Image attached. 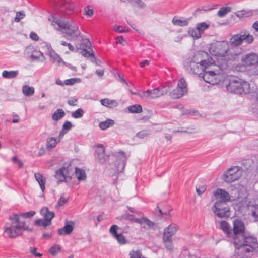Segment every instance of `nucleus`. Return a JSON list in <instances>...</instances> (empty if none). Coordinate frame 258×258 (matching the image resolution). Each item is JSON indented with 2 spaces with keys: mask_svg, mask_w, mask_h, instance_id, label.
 Listing matches in <instances>:
<instances>
[{
  "mask_svg": "<svg viewBox=\"0 0 258 258\" xmlns=\"http://www.w3.org/2000/svg\"><path fill=\"white\" fill-rule=\"evenodd\" d=\"M184 65L191 73L198 75L205 82L210 83V61L207 52H196L192 57L186 60Z\"/></svg>",
  "mask_w": 258,
  "mask_h": 258,
  "instance_id": "nucleus-1",
  "label": "nucleus"
},
{
  "mask_svg": "<svg viewBox=\"0 0 258 258\" xmlns=\"http://www.w3.org/2000/svg\"><path fill=\"white\" fill-rule=\"evenodd\" d=\"M234 48H230L227 41H216L211 44V58L215 63L226 66L228 60L235 59L239 53L236 52Z\"/></svg>",
  "mask_w": 258,
  "mask_h": 258,
  "instance_id": "nucleus-2",
  "label": "nucleus"
},
{
  "mask_svg": "<svg viewBox=\"0 0 258 258\" xmlns=\"http://www.w3.org/2000/svg\"><path fill=\"white\" fill-rule=\"evenodd\" d=\"M35 214L34 211L20 213V214H14L9 217L10 222L6 224L4 230L9 237L13 238L20 235L23 231L27 230L31 231L32 230L26 225L24 221L21 220V217L30 218Z\"/></svg>",
  "mask_w": 258,
  "mask_h": 258,
  "instance_id": "nucleus-3",
  "label": "nucleus"
},
{
  "mask_svg": "<svg viewBox=\"0 0 258 258\" xmlns=\"http://www.w3.org/2000/svg\"><path fill=\"white\" fill-rule=\"evenodd\" d=\"M49 20L51 21V24L55 29L61 31L64 34V36L68 40H74L81 34L78 27L72 21L61 20L54 16H52Z\"/></svg>",
  "mask_w": 258,
  "mask_h": 258,
  "instance_id": "nucleus-4",
  "label": "nucleus"
},
{
  "mask_svg": "<svg viewBox=\"0 0 258 258\" xmlns=\"http://www.w3.org/2000/svg\"><path fill=\"white\" fill-rule=\"evenodd\" d=\"M224 86L227 91L236 94H247L250 92L249 84L235 76H227L224 80Z\"/></svg>",
  "mask_w": 258,
  "mask_h": 258,
  "instance_id": "nucleus-5",
  "label": "nucleus"
},
{
  "mask_svg": "<svg viewBox=\"0 0 258 258\" xmlns=\"http://www.w3.org/2000/svg\"><path fill=\"white\" fill-rule=\"evenodd\" d=\"M238 240L239 243L234 245L237 249H240L241 252L249 253L257 247L256 238L246 233L238 238Z\"/></svg>",
  "mask_w": 258,
  "mask_h": 258,
  "instance_id": "nucleus-6",
  "label": "nucleus"
},
{
  "mask_svg": "<svg viewBox=\"0 0 258 258\" xmlns=\"http://www.w3.org/2000/svg\"><path fill=\"white\" fill-rule=\"evenodd\" d=\"M226 67L225 65L215 63V60L211 58V84H218L226 79L223 73V70Z\"/></svg>",
  "mask_w": 258,
  "mask_h": 258,
  "instance_id": "nucleus-7",
  "label": "nucleus"
},
{
  "mask_svg": "<svg viewBox=\"0 0 258 258\" xmlns=\"http://www.w3.org/2000/svg\"><path fill=\"white\" fill-rule=\"evenodd\" d=\"M253 36L248 33H238L232 35L228 42L230 48H235L236 52H239L240 54V51L237 47L241 45L243 41L247 44H250L253 41Z\"/></svg>",
  "mask_w": 258,
  "mask_h": 258,
  "instance_id": "nucleus-8",
  "label": "nucleus"
},
{
  "mask_svg": "<svg viewBox=\"0 0 258 258\" xmlns=\"http://www.w3.org/2000/svg\"><path fill=\"white\" fill-rule=\"evenodd\" d=\"M242 173V170L239 167L234 166L224 173L222 178L225 182L230 183L239 179Z\"/></svg>",
  "mask_w": 258,
  "mask_h": 258,
  "instance_id": "nucleus-9",
  "label": "nucleus"
},
{
  "mask_svg": "<svg viewBox=\"0 0 258 258\" xmlns=\"http://www.w3.org/2000/svg\"><path fill=\"white\" fill-rule=\"evenodd\" d=\"M233 243L234 244L239 243L238 238L246 234L245 226L243 222L240 220L236 219L233 221Z\"/></svg>",
  "mask_w": 258,
  "mask_h": 258,
  "instance_id": "nucleus-10",
  "label": "nucleus"
},
{
  "mask_svg": "<svg viewBox=\"0 0 258 258\" xmlns=\"http://www.w3.org/2000/svg\"><path fill=\"white\" fill-rule=\"evenodd\" d=\"M41 214L44 219H37L35 221V225L37 226H42L46 227L51 223V220L54 217V213L49 211L47 207H43L40 211Z\"/></svg>",
  "mask_w": 258,
  "mask_h": 258,
  "instance_id": "nucleus-11",
  "label": "nucleus"
},
{
  "mask_svg": "<svg viewBox=\"0 0 258 258\" xmlns=\"http://www.w3.org/2000/svg\"><path fill=\"white\" fill-rule=\"evenodd\" d=\"M169 91L168 89L166 87L156 88L153 90H147L139 94L142 98H155L161 95L166 94Z\"/></svg>",
  "mask_w": 258,
  "mask_h": 258,
  "instance_id": "nucleus-12",
  "label": "nucleus"
},
{
  "mask_svg": "<svg viewBox=\"0 0 258 258\" xmlns=\"http://www.w3.org/2000/svg\"><path fill=\"white\" fill-rule=\"evenodd\" d=\"M188 91L187 84L184 78L180 79L178 82L177 87L170 93V96L173 98H180Z\"/></svg>",
  "mask_w": 258,
  "mask_h": 258,
  "instance_id": "nucleus-13",
  "label": "nucleus"
},
{
  "mask_svg": "<svg viewBox=\"0 0 258 258\" xmlns=\"http://www.w3.org/2000/svg\"><path fill=\"white\" fill-rule=\"evenodd\" d=\"M91 43L88 40H85L80 44L76 45L77 49L81 50V54L84 57H90L91 60L93 62L95 60V57L91 48Z\"/></svg>",
  "mask_w": 258,
  "mask_h": 258,
  "instance_id": "nucleus-14",
  "label": "nucleus"
},
{
  "mask_svg": "<svg viewBox=\"0 0 258 258\" xmlns=\"http://www.w3.org/2000/svg\"><path fill=\"white\" fill-rule=\"evenodd\" d=\"M214 213L219 217H228L230 216V211L225 203L217 202L213 207Z\"/></svg>",
  "mask_w": 258,
  "mask_h": 258,
  "instance_id": "nucleus-15",
  "label": "nucleus"
},
{
  "mask_svg": "<svg viewBox=\"0 0 258 258\" xmlns=\"http://www.w3.org/2000/svg\"><path fill=\"white\" fill-rule=\"evenodd\" d=\"M241 62L245 64L248 70L258 67V55L251 53L244 55L241 58Z\"/></svg>",
  "mask_w": 258,
  "mask_h": 258,
  "instance_id": "nucleus-16",
  "label": "nucleus"
},
{
  "mask_svg": "<svg viewBox=\"0 0 258 258\" xmlns=\"http://www.w3.org/2000/svg\"><path fill=\"white\" fill-rule=\"evenodd\" d=\"M213 195L215 199L219 200L218 202H220L222 203L225 202L233 201L234 198L232 196H230V195L225 190L222 189H217L214 193Z\"/></svg>",
  "mask_w": 258,
  "mask_h": 258,
  "instance_id": "nucleus-17",
  "label": "nucleus"
},
{
  "mask_svg": "<svg viewBox=\"0 0 258 258\" xmlns=\"http://www.w3.org/2000/svg\"><path fill=\"white\" fill-rule=\"evenodd\" d=\"M232 10V8L230 7H221L218 11L217 15L213 16V26H219L225 25L224 23H220L216 21L217 16L222 18L225 17L227 14L230 13Z\"/></svg>",
  "mask_w": 258,
  "mask_h": 258,
  "instance_id": "nucleus-18",
  "label": "nucleus"
},
{
  "mask_svg": "<svg viewBox=\"0 0 258 258\" xmlns=\"http://www.w3.org/2000/svg\"><path fill=\"white\" fill-rule=\"evenodd\" d=\"M95 160L100 163H104L108 159L105 154V149L102 145L98 144L95 152Z\"/></svg>",
  "mask_w": 258,
  "mask_h": 258,
  "instance_id": "nucleus-19",
  "label": "nucleus"
},
{
  "mask_svg": "<svg viewBox=\"0 0 258 258\" xmlns=\"http://www.w3.org/2000/svg\"><path fill=\"white\" fill-rule=\"evenodd\" d=\"M118 226L116 225H113L111 226L109 232L112 236L117 240L120 244H124L126 243V240L122 233L118 234L117 230Z\"/></svg>",
  "mask_w": 258,
  "mask_h": 258,
  "instance_id": "nucleus-20",
  "label": "nucleus"
},
{
  "mask_svg": "<svg viewBox=\"0 0 258 258\" xmlns=\"http://www.w3.org/2000/svg\"><path fill=\"white\" fill-rule=\"evenodd\" d=\"M248 208L251 212L252 216L256 220L258 219V198L250 199L247 205Z\"/></svg>",
  "mask_w": 258,
  "mask_h": 258,
  "instance_id": "nucleus-21",
  "label": "nucleus"
},
{
  "mask_svg": "<svg viewBox=\"0 0 258 258\" xmlns=\"http://www.w3.org/2000/svg\"><path fill=\"white\" fill-rule=\"evenodd\" d=\"M116 157L117 158V160L118 161V163L117 168V171L118 172H121L123 171L125 165V162L126 160V157L125 155V153L123 151H119Z\"/></svg>",
  "mask_w": 258,
  "mask_h": 258,
  "instance_id": "nucleus-22",
  "label": "nucleus"
},
{
  "mask_svg": "<svg viewBox=\"0 0 258 258\" xmlns=\"http://www.w3.org/2000/svg\"><path fill=\"white\" fill-rule=\"evenodd\" d=\"M74 224L73 221H66L64 227L58 229V234L60 235L70 234L73 230Z\"/></svg>",
  "mask_w": 258,
  "mask_h": 258,
  "instance_id": "nucleus-23",
  "label": "nucleus"
},
{
  "mask_svg": "<svg viewBox=\"0 0 258 258\" xmlns=\"http://www.w3.org/2000/svg\"><path fill=\"white\" fill-rule=\"evenodd\" d=\"M74 8L75 5L73 2L64 1L62 2L60 10L66 14H70L74 11Z\"/></svg>",
  "mask_w": 258,
  "mask_h": 258,
  "instance_id": "nucleus-24",
  "label": "nucleus"
},
{
  "mask_svg": "<svg viewBox=\"0 0 258 258\" xmlns=\"http://www.w3.org/2000/svg\"><path fill=\"white\" fill-rule=\"evenodd\" d=\"M47 55L49 56L50 60L52 61L53 63H55L57 65H59L61 63L66 64V62L63 61L60 55L56 53L54 50L49 52Z\"/></svg>",
  "mask_w": 258,
  "mask_h": 258,
  "instance_id": "nucleus-25",
  "label": "nucleus"
},
{
  "mask_svg": "<svg viewBox=\"0 0 258 258\" xmlns=\"http://www.w3.org/2000/svg\"><path fill=\"white\" fill-rule=\"evenodd\" d=\"M190 20V18H178L175 16L173 17L172 22L174 25L183 27L188 25Z\"/></svg>",
  "mask_w": 258,
  "mask_h": 258,
  "instance_id": "nucleus-26",
  "label": "nucleus"
},
{
  "mask_svg": "<svg viewBox=\"0 0 258 258\" xmlns=\"http://www.w3.org/2000/svg\"><path fill=\"white\" fill-rule=\"evenodd\" d=\"M34 176L40 186L42 192H43L45 189L46 178L39 173H35Z\"/></svg>",
  "mask_w": 258,
  "mask_h": 258,
  "instance_id": "nucleus-27",
  "label": "nucleus"
},
{
  "mask_svg": "<svg viewBox=\"0 0 258 258\" xmlns=\"http://www.w3.org/2000/svg\"><path fill=\"white\" fill-rule=\"evenodd\" d=\"M178 227L175 224H171L164 229V236H169L172 237L177 232Z\"/></svg>",
  "mask_w": 258,
  "mask_h": 258,
  "instance_id": "nucleus-28",
  "label": "nucleus"
},
{
  "mask_svg": "<svg viewBox=\"0 0 258 258\" xmlns=\"http://www.w3.org/2000/svg\"><path fill=\"white\" fill-rule=\"evenodd\" d=\"M101 104L105 107L112 108L117 107L118 103L115 100H111L108 98H105L100 100Z\"/></svg>",
  "mask_w": 258,
  "mask_h": 258,
  "instance_id": "nucleus-29",
  "label": "nucleus"
},
{
  "mask_svg": "<svg viewBox=\"0 0 258 258\" xmlns=\"http://www.w3.org/2000/svg\"><path fill=\"white\" fill-rule=\"evenodd\" d=\"M19 74V71H7L4 70L2 73V76L6 79H13L16 78Z\"/></svg>",
  "mask_w": 258,
  "mask_h": 258,
  "instance_id": "nucleus-30",
  "label": "nucleus"
},
{
  "mask_svg": "<svg viewBox=\"0 0 258 258\" xmlns=\"http://www.w3.org/2000/svg\"><path fill=\"white\" fill-rule=\"evenodd\" d=\"M35 89L32 86L25 85L22 86V92L25 96H31L34 93Z\"/></svg>",
  "mask_w": 258,
  "mask_h": 258,
  "instance_id": "nucleus-31",
  "label": "nucleus"
},
{
  "mask_svg": "<svg viewBox=\"0 0 258 258\" xmlns=\"http://www.w3.org/2000/svg\"><path fill=\"white\" fill-rule=\"evenodd\" d=\"M114 124V121L111 119L101 121L99 124V127L102 130H105Z\"/></svg>",
  "mask_w": 258,
  "mask_h": 258,
  "instance_id": "nucleus-32",
  "label": "nucleus"
},
{
  "mask_svg": "<svg viewBox=\"0 0 258 258\" xmlns=\"http://www.w3.org/2000/svg\"><path fill=\"white\" fill-rule=\"evenodd\" d=\"M178 108L180 110L181 113L182 114H187L196 116L198 114V112L197 110L194 109H187L184 108L182 105H180L178 106Z\"/></svg>",
  "mask_w": 258,
  "mask_h": 258,
  "instance_id": "nucleus-33",
  "label": "nucleus"
},
{
  "mask_svg": "<svg viewBox=\"0 0 258 258\" xmlns=\"http://www.w3.org/2000/svg\"><path fill=\"white\" fill-rule=\"evenodd\" d=\"M65 112L62 109H57L52 114V118L54 121H58L63 118Z\"/></svg>",
  "mask_w": 258,
  "mask_h": 258,
  "instance_id": "nucleus-34",
  "label": "nucleus"
},
{
  "mask_svg": "<svg viewBox=\"0 0 258 258\" xmlns=\"http://www.w3.org/2000/svg\"><path fill=\"white\" fill-rule=\"evenodd\" d=\"M40 58H43V60H41V61H42L45 59L43 54L41 51L36 50H34L33 53L30 55V58L32 61L38 60Z\"/></svg>",
  "mask_w": 258,
  "mask_h": 258,
  "instance_id": "nucleus-35",
  "label": "nucleus"
},
{
  "mask_svg": "<svg viewBox=\"0 0 258 258\" xmlns=\"http://www.w3.org/2000/svg\"><path fill=\"white\" fill-rule=\"evenodd\" d=\"M127 110L131 113H139L142 112V107L140 104H135L128 106Z\"/></svg>",
  "mask_w": 258,
  "mask_h": 258,
  "instance_id": "nucleus-36",
  "label": "nucleus"
},
{
  "mask_svg": "<svg viewBox=\"0 0 258 258\" xmlns=\"http://www.w3.org/2000/svg\"><path fill=\"white\" fill-rule=\"evenodd\" d=\"M75 175L79 180H84L86 178V175L84 170L76 168Z\"/></svg>",
  "mask_w": 258,
  "mask_h": 258,
  "instance_id": "nucleus-37",
  "label": "nucleus"
},
{
  "mask_svg": "<svg viewBox=\"0 0 258 258\" xmlns=\"http://www.w3.org/2000/svg\"><path fill=\"white\" fill-rule=\"evenodd\" d=\"M64 172H66V167H64L56 171L55 173L56 178L60 181H64L66 179L64 174Z\"/></svg>",
  "mask_w": 258,
  "mask_h": 258,
  "instance_id": "nucleus-38",
  "label": "nucleus"
},
{
  "mask_svg": "<svg viewBox=\"0 0 258 258\" xmlns=\"http://www.w3.org/2000/svg\"><path fill=\"white\" fill-rule=\"evenodd\" d=\"M163 240L165 245L168 250H172L173 248L172 237L163 235Z\"/></svg>",
  "mask_w": 258,
  "mask_h": 258,
  "instance_id": "nucleus-39",
  "label": "nucleus"
},
{
  "mask_svg": "<svg viewBox=\"0 0 258 258\" xmlns=\"http://www.w3.org/2000/svg\"><path fill=\"white\" fill-rule=\"evenodd\" d=\"M58 143L59 142L56 138L53 137L48 138L46 141L47 147L48 148H54Z\"/></svg>",
  "mask_w": 258,
  "mask_h": 258,
  "instance_id": "nucleus-40",
  "label": "nucleus"
},
{
  "mask_svg": "<svg viewBox=\"0 0 258 258\" xmlns=\"http://www.w3.org/2000/svg\"><path fill=\"white\" fill-rule=\"evenodd\" d=\"M188 33L189 35L195 39H199L201 36V33L197 27L196 28H189Z\"/></svg>",
  "mask_w": 258,
  "mask_h": 258,
  "instance_id": "nucleus-41",
  "label": "nucleus"
},
{
  "mask_svg": "<svg viewBox=\"0 0 258 258\" xmlns=\"http://www.w3.org/2000/svg\"><path fill=\"white\" fill-rule=\"evenodd\" d=\"M40 47L43 50L45 51L47 55L53 50L51 45L46 42H41L40 43Z\"/></svg>",
  "mask_w": 258,
  "mask_h": 258,
  "instance_id": "nucleus-42",
  "label": "nucleus"
},
{
  "mask_svg": "<svg viewBox=\"0 0 258 258\" xmlns=\"http://www.w3.org/2000/svg\"><path fill=\"white\" fill-rule=\"evenodd\" d=\"M61 250V246L58 244H55L49 249V253L53 256H55Z\"/></svg>",
  "mask_w": 258,
  "mask_h": 258,
  "instance_id": "nucleus-43",
  "label": "nucleus"
},
{
  "mask_svg": "<svg viewBox=\"0 0 258 258\" xmlns=\"http://www.w3.org/2000/svg\"><path fill=\"white\" fill-rule=\"evenodd\" d=\"M206 186L202 183H198L196 186V191L198 195H201L206 190Z\"/></svg>",
  "mask_w": 258,
  "mask_h": 258,
  "instance_id": "nucleus-44",
  "label": "nucleus"
},
{
  "mask_svg": "<svg viewBox=\"0 0 258 258\" xmlns=\"http://www.w3.org/2000/svg\"><path fill=\"white\" fill-rule=\"evenodd\" d=\"M84 113V111L82 109L78 108L76 111L72 113L71 116L74 118H80L83 116Z\"/></svg>",
  "mask_w": 258,
  "mask_h": 258,
  "instance_id": "nucleus-45",
  "label": "nucleus"
},
{
  "mask_svg": "<svg viewBox=\"0 0 258 258\" xmlns=\"http://www.w3.org/2000/svg\"><path fill=\"white\" fill-rule=\"evenodd\" d=\"M197 29L199 30L200 32L201 33H203L204 31L206 29H207L209 28V25L207 24L204 22H202L197 24Z\"/></svg>",
  "mask_w": 258,
  "mask_h": 258,
  "instance_id": "nucleus-46",
  "label": "nucleus"
},
{
  "mask_svg": "<svg viewBox=\"0 0 258 258\" xmlns=\"http://www.w3.org/2000/svg\"><path fill=\"white\" fill-rule=\"evenodd\" d=\"M220 225V228L223 230V231L227 234H229L230 227L228 223L225 221H221Z\"/></svg>",
  "mask_w": 258,
  "mask_h": 258,
  "instance_id": "nucleus-47",
  "label": "nucleus"
},
{
  "mask_svg": "<svg viewBox=\"0 0 258 258\" xmlns=\"http://www.w3.org/2000/svg\"><path fill=\"white\" fill-rule=\"evenodd\" d=\"M113 30L119 33H123L128 32V29L123 26L115 25L113 26Z\"/></svg>",
  "mask_w": 258,
  "mask_h": 258,
  "instance_id": "nucleus-48",
  "label": "nucleus"
},
{
  "mask_svg": "<svg viewBox=\"0 0 258 258\" xmlns=\"http://www.w3.org/2000/svg\"><path fill=\"white\" fill-rule=\"evenodd\" d=\"M233 69L237 72H244L246 70H248V68L245 65L242 63V64H237L233 67Z\"/></svg>",
  "mask_w": 258,
  "mask_h": 258,
  "instance_id": "nucleus-49",
  "label": "nucleus"
},
{
  "mask_svg": "<svg viewBox=\"0 0 258 258\" xmlns=\"http://www.w3.org/2000/svg\"><path fill=\"white\" fill-rule=\"evenodd\" d=\"M81 80L79 78H71L67 79L64 81V84L66 85H72L76 83H79Z\"/></svg>",
  "mask_w": 258,
  "mask_h": 258,
  "instance_id": "nucleus-50",
  "label": "nucleus"
},
{
  "mask_svg": "<svg viewBox=\"0 0 258 258\" xmlns=\"http://www.w3.org/2000/svg\"><path fill=\"white\" fill-rule=\"evenodd\" d=\"M68 200V197H66L64 195H62L60 196L59 199L56 207H60L63 205Z\"/></svg>",
  "mask_w": 258,
  "mask_h": 258,
  "instance_id": "nucleus-51",
  "label": "nucleus"
},
{
  "mask_svg": "<svg viewBox=\"0 0 258 258\" xmlns=\"http://www.w3.org/2000/svg\"><path fill=\"white\" fill-rule=\"evenodd\" d=\"M131 4L140 8H144L146 6L145 4L141 0H133Z\"/></svg>",
  "mask_w": 258,
  "mask_h": 258,
  "instance_id": "nucleus-52",
  "label": "nucleus"
},
{
  "mask_svg": "<svg viewBox=\"0 0 258 258\" xmlns=\"http://www.w3.org/2000/svg\"><path fill=\"white\" fill-rule=\"evenodd\" d=\"M34 50L35 49L33 47L29 46L26 48L24 51V54L27 57L30 58V54L33 53Z\"/></svg>",
  "mask_w": 258,
  "mask_h": 258,
  "instance_id": "nucleus-53",
  "label": "nucleus"
},
{
  "mask_svg": "<svg viewBox=\"0 0 258 258\" xmlns=\"http://www.w3.org/2000/svg\"><path fill=\"white\" fill-rule=\"evenodd\" d=\"M73 127V125L72 123L69 121H66L64 122L62 125V129L64 131H67L68 132V131L71 130Z\"/></svg>",
  "mask_w": 258,
  "mask_h": 258,
  "instance_id": "nucleus-54",
  "label": "nucleus"
},
{
  "mask_svg": "<svg viewBox=\"0 0 258 258\" xmlns=\"http://www.w3.org/2000/svg\"><path fill=\"white\" fill-rule=\"evenodd\" d=\"M25 16V14L23 11H20L16 13V17L15 18V21L16 22H19L20 20L23 19Z\"/></svg>",
  "mask_w": 258,
  "mask_h": 258,
  "instance_id": "nucleus-55",
  "label": "nucleus"
},
{
  "mask_svg": "<svg viewBox=\"0 0 258 258\" xmlns=\"http://www.w3.org/2000/svg\"><path fill=\"white\" fill-rule=\"evenodd\" d=\"M131 258H140L142 255L140 251H132L130 253Z\"/></svg>",
  "mask_w": 258,
  "mask_h": 258,
  "instance_id": "nucleus-56",
  "label": "nucleus"
},
{
  "mask_svg": "<svg viewBox=\"0 0 258 258\" xmlns=\"http://www.w3.org/2000/svg\"><path fill=\"white\" fill-rule=\"evenodd\" d=\"M60 44L64 46H67L69 50L71 51H74L75 50L74 47L70 43H68L64 41H61Z\"/></svg>",
  "mask_w": 258,
  "mask_h": 258,
  "instance_id": "nucleus-57",
  "label": "nucleus"
},
{
  "mask_svg": "<svg viewBox=\"0 0 258 258\" xmlns=\"http://www.w3.org/2000/svg\"><path fill=\"white\" fill-rule=\"evenodd\" d=\"M37 248L34 247H30V253L36 257H41L42 256V254L37 252Z\"/></svg>",
  "mask_w": 258,
  "mask_h": 258,
  "instance_id": "nucleus-58",
  "label": "nucleus"
},
{
  "mask_svg": "<svg viewBox=\"0 0 258 258\" xmlns=\"http://www.w3.org/2000/svg\"><path fill=\"white\" fill-rule=\"evenodd\" d=\"M93 14V10L89 6L85 8V14L88 16H91Z\"/></svg>",
  "mask_w": 258,
  "mask_h": 258,
  "instance_id": "nucleus-59",
  "label": "nucleus"
},
{
  "mask_svg": "<svg viewBox=\"0 0 258 258\" xmlns=\"http://www.w3.org/2000/svg\"><path fill=\"white\" fill-rule=\"evenodd\" d=\"M247 13H246V12L245 10H242V11H237L235 13V15L237 17H238L239 18H241L244 17V16H247Z\"/></svg>",
  "mask_w": 258,
  "mask_h": 258,
  "instance_id": "nucleus-60",
  "label": "nucleus"
},
{
  "mask_svg": "<svg viewBox=\"0 0 258 258\" xmlns=\"http://www.w3.org/2000/svg\"><path fill=\"white\" fill-rule=\"evenodd\" d=\"M148 135L149 134L147 131H142L138 133L137 136L140 138H144L145 137L148 136Z\"/></svg>",
  "mask_w": 258,
  "mask_h": 258,
  "instance_id": "nucleus-61",
  "label": "nucleus"
},
{
  "mask_svg": "<svg viewBox=\"0 0 258 258\" xmlns=\"http://www.w3.org/2000/svg\"><path fill=\"white\" fill-rule=\"evenodd\" d=\"M144 220L143 221V224H145L147 225L149 227H153L154 225V224L153 222L150 221V220L143 218Z\"/></svg>",
  "mask_w": 258,
  "mask_h": 258,
  "instance_id": "nucleus-62",
  "label": "nucleus"
},
{
  "mask_svg": "<svg viewBox=\"0 0 258 258\" xmlns=\"http://www.w3.org/2000/svg\"><path fill=\"white\" fill-rule=\"evenodd\" d=\"M116 43L121 45H124L125 44V41L124 40L122 36H120L116 38Z\"/></svg>",
  "mask_w": 258,
  "mask_h": 258,
  "instance_id": "nucleus-63",
  "label": "nucleus"
},
{
  "mask_svg": "<svg viewBox=\"0 0 258 258\" xmlns=\"http://www.w3.org/2000/svg\"><path fill=\"white\" fill-rule=\"evenodd\" d=\"M77 99L75 98H71L68 101V103L70 106H76L77 105Z\"/></svg>",
  "mask_w": 258,
  "mask_h": 258,
  "instance_id": "nucleus-64",
  "label": "nucleus"
}]
</instances>
